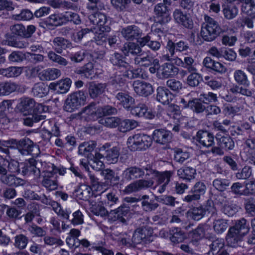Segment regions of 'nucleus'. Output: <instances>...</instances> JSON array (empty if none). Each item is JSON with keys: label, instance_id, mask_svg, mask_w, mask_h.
I'll use <instances>...</instances> for the list:
<instances>
[{"label": "nucleus", "instance_id": "f257e3e1", "mask_svg": "<svg viewBox=\"0 0 255 255\" xmlns=\"http://www.w3.org/2000/svg\"><path fill=\"white\" fill-rule=\"evenodd\" d=\"M204 22L202 24L200 34L206 41L212 42L221 34L226 32L218 21L210 16L204 15Z\"/></svg>", "mask_w": 255, "mask_h": 255}, {"label": "nucleus", "instance_id": "f03ea898", "mask_svg": "<svg viewBox=\"0 0 255 255\" xmlns=\"http://www.w3.org/2000/svg\"><path fill=\"white\" fill-rule=\"evenodd\" d=\"M52 42L53 47L55 52L49 51L47 53L48 58L52 62L57 63L60 66H67L69 63L67 60L57 53L61 54L63 50L69 48L71 46V43L61 37H55Z\"/></svg>", "mask_w": 255, "mask_h": 255}, {"label": "nucleus", "instance_id": "7ed1b4c3", "mask_svg": "<svg viewBox=\"0 0 255 255\" xmlns=\"http://www.w3.org/2000/svg\"><path fill=\"white\" fill-rule=\"evenodd\" d=\"M152 143L151 137L141 133L129 136L127 141L128 147L132 151L146 150L151 145Z\"/></svg>", "mask_w": 255, "mask_h": 255}, {"label": "nucleus", "instance_id": "20e7f679", "mask_svg": "<svg viewBox=\"0 0 255 255\" xmlns=\"http://www.w3.org/2000/svg\"><path fill=\"white\" fill-rule=\"evenodd\" d=\"M19 111L24 115L32 113H42L47 108L41 104L36 103L35 100L30 98L23 97L20 99V102L17 105Z\"/></svg>", "mask_w": 255, "mask_h": 255}, {"label": "nucleus", "instance_id": "39448f33", "mask_svg": "<svg viewBox=\"0 0 255 255\" xmlns=\"http://www.w3.org/2000/svg\"><path fill=\"white\" fill-rule=\"evenodd\" d=\"M150 167V165L142 167L136 166L129 167L123 171L122 178L127 181L142 178L144 175L148 178Z\"/></svg>", "mask_w": 255, "mask_h": 255}, {"label": "nucleus", "instance_id": "423d86ee", "mask_svg": "<svg viewBox=\"0 0 255 255\" xmlns=\"http://www.w3.org/2000/svg\"><path fill=\"white\" fill-rule=\"evenodd\" d=\"M86 97L83 91L74 92L68 96L64 106V109L68 112H73L85 102Z\"/></svg>", "mask_w": 255, "mask_h": 255}, {"label": "nucleus", "instance_id": "0eeeda50", "mask_svg": "<svg viewBox=\"0 0 255 255\" xmlns=\"http://www.w3.org/2000/svg\"><path fill=\"white\" fill-rule=\"evenodd\" d=\"M153 231L147 227L136 229L132 236V242L134 245L146 244L151 242L150 238Z\"/></svg>", "mask_w": 255, "mask_h": 255}, {"label": "nucleus", "instance_id": "6e6552de", "mask_svg": "<svg viewBox=\"0 0 255 255\" xmlns=\"http://www.w3.org/2000/svg\"><path fill=\"white\" fill-rule=\"evenodd\" d=\"M18 151L23 155H36L39 153L38 147L36 144L28 138H24L18 140L17 148Z\"/></svg>", "mask_w": 255, "mask_h": 255}, {"label": "nucleus", "instance_id": "1a4fd4ad", "mask_svg": "<svg viewBox=\"0 0 255 255\" xmlns=\"http://www.w3.org/2000/svg\"><path fill=\"white\" fill-rule=\"evenodd\" d=\"M153 184L154 182L152 180L142 179L136 180L126 186L124 192L127 194L137 192L142 190L150 188Z\"/></svg>", "mask_w": 255, "mask_h": 255}, {"label": "nucleus", "instance_id": "9d476101", "mask_svg": "<svg viewBox=\"0 0 255 255\" xmlns=\"http://www.w3.org/2000/svg\"><path fill=\"white\" fill-rule=\"evenodd\" d=\"M10 30L14 35L28 38L35 32L36 27L33 25H29L25 27L22 24L17 23L10 26Z\"/></svg>", "mask_w": 255, "mask_h": 255}, {"label": "nucleus", "instance_id": "9b49d317", "mask_svg": "<svg viewBox=\"0 0 255 255\" xmlns=\"http://www.w3.org/2000/svg\"><path fill=\"white\" fill-rule=\"evenodd\" d=\"M129 213V208L123 205L115 210L111 211L108 215V219L112 222L118 221L123 224H126Z\"/></svg>", "mask_w": 255, "mask_h": 255}, {"label": "nucleus", "instance_id": "f8f14e48", "mask_svg": "<svg viewBox=\"0 0 255 255\" xmlns=\"http://www.w3.org/2000/svg\"><path fill=\"white\" fill-rule=\"evenodd\" d=\"M89 19L91 23L97 26L103 32L110 31L111 27L105 14L99 12L92 13L89 16Z\"/></svg>", "mask_w": 255, "mask_h": 255}, {"label": "nucleus", "instance_id": "ddd939ff", "mask_svg": "<svg viewBox=\"0 0 255 255\" xmlns=\"http://www.w3.org/2000/svg\"><path fill=\"white\" fill-rule=\"evenodd\" d=\"M99 108L96 106V104L91 103L78 113L81 119L85 121H94L99 118Z\"/></svg>", "mask_w": 255, "mask_h": 255}, {"label": "nucleus", "instance_id": "4468645a", "mask_svg": "<svg viewBox=\"0 0 255 255\" xmlns=\"http://www.w3.org/2000/svg\"><path fill=\"white\" fill-rule=\"evenodd\" d=\"M148 173V178H156L157 183L165 184L166 185L169 183L170 178L173 174V172L171 171L159 172L153 169L151 166L150 167Z\"/></svg>", "mask_w": 255, "mask_h": 255}, {"label": "nucleus", "instance_id": "2eb2a0df", "mask_svg": "<svg viewBox=\"0 0 255 255\" xmlns=\"http://www.w3.org/2000/svg\"><path fill=\"white\" fill-rule=\"evenodd\" d=\"M179 72V68L173 64L166 62L159 67L158 78L160 79H167L175 77Z\"/></svg>", "mask_w": 255, "mask_h": 255}, {"label": "nucleus", "instance_id": "dca6fc26", "mask_svg": "<svg viewBox=\"0 0 255 255\" xmlns=\"http://www.w3.org/2000/svg\"><path fill=\"white\" fill-rule=\"evenodd\" d=\"M57 175H55L48 169L44 172L41 180V185L47 191H51L55 190L58 186Z\"/></svg>", "mask_w": 255, "mask_h": 255}, {"label": "nucleus", "instance_id": "f3484780", "mask_svg": "<svg viewBox=\"0 0 255 255\" xmlns=\"http://www.w3.org/2000/svg\"><path fill=\"white\" fill-rule=\"evenodd\" d=\"M37 161L34 158H30L28 161L20 163L21 171L24 175H33L36 178L40 176V170L36 165Z\"/></svg>", "mask_w": 255, "mask_h": 255}, {"label": "nucleus", "instance_id": "a211bd4d", "mask_svg": "<svg viewBox=\"0 0 255 255\" xmlns=\"http://www.w3.org/2000/svg\"><path fill=\"white\" fill-rule=\"evenodd\" d=\"M41 127L48 135L47 139L50 140L52 136L58 137L60 135L59 125L54 119L45 120L42 123Z\"/></svg>", "mask_w": 255, "mask_h": 255}, {"label": "nucleus", "instance_id": "6ab92c4d", "mask_svg": "<svg viewBox=\"0 0 255 255\" xmlns=\"http://www.w3.org/2000/svg\"><path fill=\"white\" fill-rule=\"evenodd\" d=\"M131 114L138 118H144L147 119H152L155 117V113L151 110L148 109L147 106L144 104H139L132 108L130 110Z\"/></svg>", "mask_w": 255, "mask_h": 255}, {"label": "nucleus", "instance_id": "aec40b11", "mask_svg": "<svg viewBox=\"0 0 255 255\" xmlns=\"http://www.w3.org/2000/svg\"><path fill=\"white\" fill-rule=\"evenodd\" d=\"M173 15L177 23L181 24L188 29L193 28L194 23L189 14L184 13L181 9H176L173 12Z\"/></svg>", "mask_w": 255, "mask_h": 255}, {"label": "nucleus", "instance_id": "412c9836", "mask_svg": "<svg viewBox=\"0 0 255 255\" xmlns=\"http://www.w3.org/2000/svg\"><path fill=\"white\" fill-rule=\"evenodd\" d=\"M196 136L197 141L204 147H210L214 144L213 134L207 130H199L197 132Z\"/></svg>", "mask_w": 255, "mask_h": 255}, {"label": "nucleus", "instance_id": "4be33fe9", "mask_svg": "<svg viewBox=\"0 0 255 255\" xmlns=\"http://www.w3.org/2000/svg\"><path fill=\"white\" fill-rule=\"evenodd\" d=\"M244 237L231 227L229 228L227 234L226 242L229 246L236 248L240 246Z\"/></svg>", "mask_w": 255, "mask_h": 255}, {"label": "nucleus", "instance_id": "5701e85b", "mask_svg": "<svg viewBox=\"0 0 255 255\" xmlns=\"http://www.w3.org/2000/svg\"><path fill=\"white\" fill-rule=\"evenodd\" d=\"M132 86L135 92L140 96L146 97L151 94L153 92L152 85L150 83L144 81H134Z\"/></svg>", "mask_w": 255, "mask_h": 255}, {"label": "nucleus", "instance_id": "b1692460", "mask_svg": "<svg viewBox=\"0 0 255 255\" xmlns=\"http://www.w3.org/2000/svg\"><path fill=\"white\" fill-rule=\"evenodd\" d=\"M71 80L68 78L59 80L57 82L50 84L49 88L58 94L66 93L69 90L71 85Z\"/></svg>", "mask_w": 255, "mask_h": 255}, {"label": "nucleus", "instance_id": "393cba45", "mask_svg": "<svg viewBox=\"0 0 255 255\" xmlns=\"http://www.w3.org/2000/svg\"><path fill=\"white\" fill-rule=\"evenodd\" d=\"M100 151L104 152L105 159L108 164H115L118 162L120 155V149L118 147L115 146L106 150V145H104Z\"/></svg>", "mask_w": 255, "mask_h": 255}, {"label": "nucleus", "instance_id": "a878e982", "mask_svg": "<svg viewBox=\"0 0 255 255\" xmlns=\"http://www.w3.org/2000/svg\"><path fill=\"white\" fill-rule=\"evenodd\" d=\"M171 132L164 129H155L152 134V138L156 142L160 144H165L171 139Z\"/></svg>", "mask_w": 255, "mask_h": 255}, {"label": "nucleus", "instance_id": "bb28decb", "mask_svg": "<svg viewBox=\"0 0 255 255\" xmlns=\"http://www.w3.org/2000/svg\"><path fill=\"white\" fill-rule=\"evenodd\" d=\"M156 100L163 105H168L172 101L174 96L164 87H158L156 89Z\"/></svg>", "mask_w": 255, "mask_h": 255}, {"label": "nucleus", "instance_id": "cd10ccee", "mask_svg": "<svg viewBox=\"0 0 255 255\" xmlns=\"http://www.w3.org/2000/svg\"><path fill=\"white\" fill-rule=\"evenodd\" d=\"M166 49L169 51L171 56H173L175 52H182L187 51L189 48L188 44L183 41H180L176 43L169 40L167 42Z\"/></svg>", "mask_w": 255, "mask_h": 255}, {"label": "nucleus", "instance_id": "c85d7f7f", "mask_svg": "<svg viewBox=\"0 0 255 255\" xmlns=\"http://www.w3.org/2000/svg\"><path fill=\"white\" fill-rule=\"evenodd\" d=\"M0 181L2 184L12 187L23 186L26 182L23 179L16 177L11 174L0 175Z\"/></svg>", "mask_w": 255, "mask_h": 255}, {"label": "nucleus", "instance_id": "c756f323", "mask_svg": "<svg viewBox=\"0 0 255 255\" xmlns=\"http://www.w3.org/2000/svg\"><path fill=\"white\" fill-rule=\"evenodd\" d=\"M121 33L127 40H133L137 39L141 32L138 27L135 25H131L123 28Z\"/></svg>", "mask_w": 255, "mask_h": 255}, {"label": "nucleus", "instance_id": "7c9ffc66", "mask_svg": "<svg viewBox=\"0 0 255 255\" xmlns=\"http://www.w3.org/2000/svg\"><path fill=\"white\" fill-rule=\"evenodd\" d=\"M124 54L128 56L129 54L137 56L142 52L141 47L137 43L134 42L126 43L122 48Z\"/></svg>", "mask_w": 255, "mask_h": 255}, {"label": "nucleus", "instance_id": "2f4dec72", "mask_svg": "<svg viewBox=\"0 0 255 255\" xmlns=\"http://www.w3.org/2000/svg\"><path fill=\"white\" fill-rule=\"evenodd\" d=\"M89 210L91 212L96 216L105 217L109 215L108 211L103 206V202L91 201Z\"/></svg>", "mask_w": 255, "mask_h": 255}, {"label": "nucleus", "instance_id": "473e14b6", "mask_svg": "<svg viewBox=\"0 0 255 255\" xmlns=\"http://www.w3.org/2000/svg\"><path fill=\"white\" fill-rule=\"evenodd\" d=\"M177 174L180 178L190 181L195 178L196 170L190 166H183L177 170Z\"/></svg>", "mask_w": 255, "mask_h": 255}, {"label": "nucleus", "instance_id": "72a5a7b5", "mask_svg": "<svg viewBox=\"0 0 255 255\" xmlns=\"http://www.w3.org/2000/svg\"><path fill=\"white\" fill-rule=\"evenodd\" d=\"M116 99L124 108L129 110L134 103V99L128 94L119 92L116 96Z\"/></svg>", "mask_w": 255, "mask_h": 255}, {"label": "nucleus", "instance_id": "f704fd0d", "mask_svg": "<svg viewBox=\"0 0 255 255\" xmlns=\"http://www.w3.org/2000/svg\"><path fill=\"white\" fill-rule=\"evenodd\" d=\"M154 59L151 55L145 52H141L134 57L133 62L135 65L147 67L151 65V62Z\"/></svg>", "mask_w": 255, "mask_h": 255}, {"label": "nucleus", "instance_id": "c9c22d12", "mask_svg": "<svg viewBox=\"0 0 255 255\" xmlns=\"http://www.w3.org/2000/svg\"><path fill=\"white\" fill-rule=\"evenodd\" d=\"M232 227L245 236L250 231V224L249 221L244 218H242L236 220L234 225Z\"/></svg>", "mask_w": 255, "mask_h": 255}, {"label": "nucleus", "instance_id": "e433bc0d", "mask_svg": "<svg viewBox=\"0 0 255 255\" xmlns=\"http://www.w3.org/2000/svg\"><path fill=\"white\" fill-rule=\"evenodd\" d=\"M23 68L21 67L10 66L6 68H0V75L7 78H16L22 73Z\"/></svg>", "mask_w": 255, "mask_h": 255}, {"label": "nucleus", "instance_id": "4c0bfd02", "mask_svg": "<svg viewBox=\"0 0 255 255\" xmlns=\"http://www.w3.org/2000/svg\"><path fill=\"white\" fill-rule=\"evenodd\" d=\"M233 78L238 85L246 87H249L250 85V82L247 74L242 70H235L233 73Z\"/></svg>", "mask_w": 255, "mask_h": 255}, {"label": "nucleus", "instance_id": "58836bf2", "mask_svg": "<svg viewBox=\"0 0 255 255\" xmlns=\"http://www.w3.org/2000/svg\"><path fill=\"white\" fill-rule=\"evenodd\" d=\"M216 139L218 145L226 150H232L234 147V141L229 135L223 136L220 137L219 135L217 134Z\"/></svg>", "mask_w": 255, "mask_h": 255}, {"label": "nucleus", "instance_id": "ea45409f", "mask_svg": "<svg viewBox=\"0 0 255 255\" xmlns=\"http://www.w3.org/2000/svg\"><path fill=\"white\" fill-rule=\"evenodd\" d=\"M106 87L107 84L106 83H91L89 88L90 96L92 98L98 97L105 92Z\"/></svg>", "mask_w": 255, "mask_h": 255}, {"label": "nucleus", "instance_id": "a19ab883", "mask_svg": "<svg viewBox=\"0 0 255 255\" xmlns=\"http://www.w3.org/2000/svg\"><path fill=\"white\" fill-rule=\"evenodd\" d=\"M18 87V85L14 82H1L0 83V96L8 95L15 91Z\"/></svg>", "mask_w": 255, "mask_h": 255}, {"label": "nucleus", "instance_id": "79ce46f5", "mask_svg": "<svg viewBox=\"0 0 255 255\" xmlns=\"http://www.w3.org/2000/svg\"><path fill=\"white\" fill-rule=\"evenodd\" d=\"M76 73L81 75L82 77L92 79L95 74L93 63L88 62L85 64L77 70Z\"/></svg>", "mask_w": 255, "mask_h": 255}, {"label": "nucleus", "instance_id": "37998d69", "mask_svg": "<svg viewBox=\"0 0 255 255\" xmlns=\"http://www.w3.org/2000/svg\"><path fill=\"white\" fill-rule=\"evenodd\" d=\"M139 43L140 46L147 45L150 49L154 51L159 49L161 47V44L159 41L152 40L150 36L148 35L140 38Z\"/></svg>", "mask_w": 255, "mask_h": 255}, {"label": "nucleus", "instance_id": "c03bdc74", "mask_svg": "<svg viewBox=\"0 0 255 255\" xmlns=\"http://www.w3.org/2000/svg\"><path fill=\"white\" fill-rule=\"evenodd\" d=\"M200 99H195L189 100L188 106L194 113L201 114L206 111V107L204 103L201 102Z\"/></svg>", "mask_w": 255, "mask_h": 255}, {"label": "nucleus", "instance_id": "a18cd8bd", "mask_svg": "<svg viewBox=\"0 0 255 255\" xmlns=\"http://www.w3.org/2000/svg\"><path fill=\"white\" fill-rule=\"evenodd\" d=\"M235 132L238 135L247 137L253 133L254 130L249 123L244 122L236 128Z\"/></svg>", "mask_w": 255, "mask_h": 255}, {"label": "nucleus", "instance_id": "49530a36", "mask_svg": "<svg viewBox=\"0 0 255 255\" xmlns=\"http://www.w3.org/2000/svg\"><path fill=\"white\" fill-rule=\"evenodd\" d=\"M45 23L50 26L56 27L62 25L64 23L63 15L59 14H51L46 18Z\"/></svg>", "mask_w": 255, "mask_h": 255}, {"label": "nucleus", "instance_id": "de8ad7c7", "mask_svg": "<svg viewBox=\"0 0 255 255\" xmlns=\"http://www.w3.org/2000/svg\"><path fill=\"white\" fill-rule=\"evenodd\" d=\"M13 246L19 250H23L25 249L28 243V238L25 235L20 234L14 236Z\"/></svg>", "mask_w": 255, "mask_h": 255}, {"label": "nucleus", "instance_id": "09e8293b", "mask_svg": "<svg viewBox=\"0 0 255 255\" xmlns=\"http://www.w3.org/2000/svg\"><path fill=\"white\" fill-rule=\"evenodd\" d=\"M206 211L202 206L193 207L191 208L187 212V215L192 219L199 221L205 215Z\"/></svg>", "mask_w": 255, "mask_h": 255}, {"label": "nucleus", "instance_id": "8fccbe9b", "mask_svg": "<svg viewBox=\"0 0 255 255\" xmlns=\"http://www.w3.org/2000/svg\"><path fill=\"white\" fill-rule=\"evenodd\" d=\"M48 89L43 83H37L33 87L32 92L35 97L42 98L48 94Z\"/></svg>", "mask_w": 255, "mask_h": 255}, {"label": "nucleus", "instance_id": "3c124183", "mask_svg": "<svg viewBox=\"0 0 255 255\" xmlns=\"http://www.w3.org/2000/svg\"><path fill=\"white\" fill-rule=\"evenodd\" d=\"M138 126V123L133 120H123L120 119L119 130L123 132H126L135 128Z\"/></svg>", "mask_w": 255, "mask_h": 255}, {"label": "nucleus", "instance_id": "603ef678", "mask_svg": "<svg viewBox=\"0 0 255 255\" xmlns=\"http://www.w3.org/2000/svg\"><path fill=\"white\" fill-rule=\"evenodd\" d=\"M110 61L113 65L120 67L127 68L129 66L128 64L123 59V55L117 52L110 55Z\"/></svg>", "mask_w": 255, "mask_h": 255}, {"label": "nucleus", "instance_id": "864d4df0", "mask_svg": "<svg viewBox=\"0 0 255 255\" xmlns=\"http://www.w3.org/2000/svg\"><path fill=\"white\" fill-rule=\"evenodd\" d=\"M102 195L106 197V199L104 200V203L106 205L111 207L119 202V197L116 190L109 192L105 191L102 193Z\"/></svg>", "mask_w": 255, "mask_h": 255}, {"label": "nucleus", "instance_id": "5fc2aeb1", "mask_svg": "<svg viewBox=\"0 0 255 255\" xmlns=\"http://www.w3.org/2000/svg\"><path fill=\"white\" fill-rule=\"evenodd\" d=\"M245 102H238L234 105H228L226 106L224 111L226 115H232L242 111L244 109Z\"/></svg>", "mask_w": 255, "mask_h": 255}, {"label": "nucleus", "instance_id": "6e6d98bb", "mask_svg": "<svg viewBox=\"0 0 255 255\" xmlns=\"http://www.w3.org/2000/svg\"><path fill=\"white\" fill-rule=\"evenodd\" d=\"M223 12L225 18L230 20L234 18L237 15L238 9L234 4H227L223 8Z\"/></svg>", "mask_w": 255, "mask_h": 255}, {"label": "nucleus", "instance_id": "4d7b16f0", "mask_svg": "<svg viewBox=\"0 0 255 255\" xmlns=\"http://www.w3.org/2000/svg\"><path fill=\"white\" fill-rule=\"evenodd\" d=\"M41 74L43 80H53L60 77L61 71L57 68H48L43 70Z\"/></svg>", "mask_w": 255, "mask_h": 255}, {"label": "nucleus", "instance_id": "13d9d810", "mask_svg": "<svg viewBox=\"0 0 255 255\" xmlns=\"http://www.w3.org/2000/svg\"><path fill=\"white\" fill-rule=\"evenodd\" d=\"M230 180L226 178H218L213 181V186L217 190L223 192L226 190L230 185Z\"/></svg>", "mask_w": 255, "mask_h": 255}, {"label": "nucleus", "instance_id": "bf43d9fd", "mask_svg": "<svg viewBox=\"0 0 255 255\" xmlns=\"http://www.w3.org/2000/svg\"><path fill=\"white\" fill-rule=\"evenodd\" d=\"M38 112L30 114V116L24 119L23 124L25 126L32 127L34 123H37L46 118L45 115H41Z\"/></svg>", "mask_w": 255, "mask_h": 255}, {"label": "nucleus", "instance_id": "052dcab7", "mask_svg": "<svg viewBox=\"0 0 255 255\" xmlns=\"http://www.w3.org/2000/svg\"><path fill=\"white\" fill-rule=\"evenodd\" d=\"M103 176L105 179L110 183L112 185L117 184L119 180L120 177L116 175L115 172L110 169H105L102 171Z\"/></svg>", "mask_w": 255, "mask_h": 255}, {"label": "nucleus", "instance_id": "680f3d73", "mask_svg": "<svg viewBox=\"0 0 255 255\" xmlns=\"http://www.w3.org/2000/svg\"><path fill=\"white\" fill-rule=\"evenodd\" d=\"M213 227L216 233L222 234L227 229L228 224L226 220L218 219L214 220Z\"/></svg>", "mask_w": 255, "mask_h": 255}, {"label": "nucleus", "instance_id": "e2e57ef3", "mask_svg": "<svg viewBox=\"0 0 255 255\" xmlns=\"http://www.w3.org/2000/svg\"><path fill=\"white\" fill-rule=\"evenodd\" d=\"M141 207L146 212H151L156 210L159 206V204L154 199H151L149 201H141Z\"/></svg>", "mask_w": 255, "mask_h": 255}, {"label": "nucleus", "instance_id": "0e129e2a", "mask_svg": "<svg viewBox=\"0 0 255 255\" xmlns=\"http://www.w3.org/2000/svg\"><path fill=\"white\" fill-rule=\"evenodd\" d=\"M96 145V142L94 141L84 142L79 145L78 152L81 155L87 154V153L93 151Z\"/></svg>", "mask_w": 255, "mask_h": 255}, {"label": "nucleus", "instance_id": "69168bd1", "mask_svg": "<svg viewBox=\"0 0 255 255\" xmlns=\"http://www.w3.org/2000/svg\"><path fill=\"white\" fill-rule=\"evenodd\" d=\"M252 168L250 166L245 165L241 170L236 173V177L239 180H247L252 176Z\"/></svg>", "mask_w": 255, "mask_h": 255}, {"label": "nucleus", "instance_id": "338daca9", "mask_svg": "<svg viewBox=\"0 0 255 255\" xmlns=\"http://www.w3.org/2000/svg\"><path fill=\"white\" fill-rule=\"evenodd\" d=\"M172 235L170 240L172 242L177 244L182 242L184 239V235L180 228H174L170 230Z\"/></svg>", "mask_w": 255, "mask_h": 255}, {"label": "nucleus", "instance_id": "774afa93", "mask_svg": "<svg viewBox=\"0 0 255 255\" xmlns=\"http://www.w3.org/2000/svg\"><path fill=\"white\" fill-rule=\"evenodd\" d=\"M120 119L118 117H107L101 120V124L109 128H114L117 127L119 128Z\"/></svg>", "mask_w": 255, "mask_h": 255}]
</instances>
